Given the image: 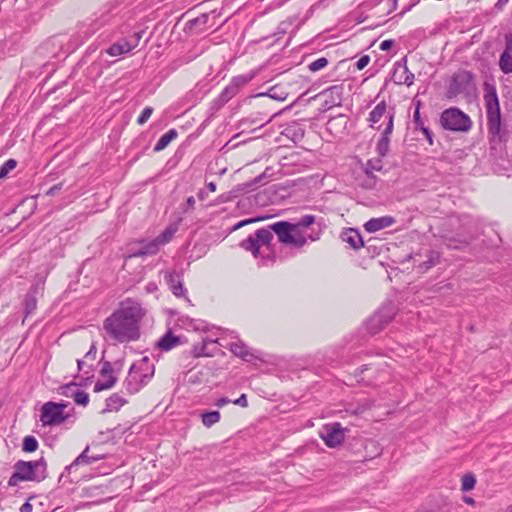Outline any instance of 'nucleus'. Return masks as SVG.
Wrapping results in <instances>:
<instances>
[{
	"label": "nucleus",
	"instance_id": "f257e3e1",
	"mask_svg": "<svg viewBox=\"0 0 512 512\" xmlns=\"http://www.w3.org/2000/svg\"><path fill=\"white\" fill-rule=\"evenodd\" d=\"M145 314L139 302L128 298L121 301L119 307L103 321V330L109 339L117 343L137 341Z\"/></svg>",
	"mask_w": 512,
	"mask_h": 512
},
{
	"label": "nucleus",
	"instance_id": "dca6fc26",
	"mask_svg": "<svg viewBox=\"0 0 512 512\" xmlns=\"http://www.w3.org/2000/svg\"><path fill=\"white\" fill-rule=\"evenodd\" d=\"M139 244L140 246L138 248L131 249L130 257H145L155 255L160 249V246L154 239L149 241L143 240Z\"/></svg>",
	"mask_w": 512,
	"mask_h": 512
},
{
	"label": "nucleus",
	"instance_id": "680f3d73",
	"mask_svg": "<svg viewBox=\"0 0 512 512\" xmlns=\"http://www.w3.org/2000/svg\"><path fill=\"white\" fill-rule=\"evenodd\" d=\"M207 188L210 192H215L216 191V184L214 182H209L207 183Z\"/></svg>",
	"mask_w": 512,
	"mask_h": 512
},
{
	"label": "nucleus",
	"instance_id": "9b49d317",
	"mask_svg": "<svg viewBox=\"0 0 512 512\" xmlns=\"http://www.w3.org/2000/svg\"><path fill=\"white\" fill-rule=\"evenodd\" d=\"M344 87L343 85H333L320 93L324 98L323 107L331 109L333 107L341 106L343 100Z\"/></svg>",
	"mask_w": 512,
	"mask_h": 512
},
{
	"label": "nucleus",
	"instance_id": "7c9ffc66",
	"mask_svg": "<svg viewBox=\"0 0 512 512\" xmlns=\"http://www.w3.org/2000/svg\"><path fill=\"white\" fill-rule=\"evenodd\" d=\"M316 217L314 215H304L296 223H292L297 226L298 233H303V229L308 228L315 222Z\"/></svg>",
	"mask_w": 512,
	"mask_h": 512
},
{
	"label": "nucleus",
	"instance_id": "20e7f679",
	"mask_svg": "<svg viewBox=\"0 0 512 512\" xmlns=\"http://www.w3.org/2000/svg\"><path fill=\"white\" fill-rule=\"evenodd\" d=\"M484 101L489 134L493 140L501 142L506 139V130L502 126L499 100L495 87L489 85L485 87Z\"/></svg>",
	"mask_w": 512,
	"mask_h": 512
},
{
	"label": "nucleus",
	"instance_id": "423d86ee",
	"mask_svg": "<svg viewBox=\"0 0 512 512\" xmlns=\"http://www.w3.org/2000/svg\"><path fill=\"white\" fill-rule=\"evenodd\" d=\"M440 122L444 129L451 131H468L471 128L469 116L458 108H449L443 111Z\"/></svg>",
	"mask_w": 512,
	"mask_h": 512
},
{
	"label": "nucleus",
	"instance_id": "a18cd8bd",
	"mask_svg": "<svg viewBox=\"0 0 512 512\" xmlns=\"http://www.w3.org/2000/svg\"><path fill=\"white\" fill-rule=\"evenodd\" d=\"M112 371H113V368H112L111 363L109 361L103 362L102 368L100 370L101 376L109 377L110 375H112Z\"/></svg>",
	"mask_w": 512,
	"mask_h": 512
},
{
	"label": "nucleus",
	"instance_id": "2f4dec72",
	"mask_svg": "<svg viewBox=\"0 0 512 512\" xmlns=\"http://www.w3.org/2000/svg\"><path fill=\"white\" fill-rule=\"evenodd\" d=\"M117 382V378L113 375L107 377L105 381H98L94 386L95 392H100L112 388Z\"/></svg>",
	"mask_w": 512,
	"mask_h": 512
},
{
	"label": "nucleus",
	"instance_id": "c85d7f7f",
	"mask_svg": "<svg viewBox=\"0 0 512 512\" xmlns=\"http://www.w3.org/2000/svg\"><path fill=\"white\" fill-rule=\"evenodd\" d=\"M253 74L238 75L232 78L230 84L239 92L242 87L253 79Z\"/></svg>",
	"mask_w": 512,
	"mask_h": 512
},
{
	"label": "nucleus",
	"instance_id": "49530a36",
	"mask_svg": "<svg viewBox=\"0 0 512 512\" xmlns=\"http://www.w3.org/2000/svg\"><path fill=\"white\" fill-rule=\"evenodd\" d=\"M195 203H196V201H195V198L193 196L188 197L187 200H186V203L182 207L183 212L187 213L189 211L194 210Z\"/></svg>",
	"mask_w": 512,
	"mask_h": 512
},
{
	"label": "nucleus",
	"instance_id": "a19ab883",
	"mask_svg": "<svg viewBox=\"0 0 512 512\" xmlns=\"http://www.w3.org/2000/svg\"><path fill=\"white\" fill-rule=\"evenodd\" d=\"M215 340L212 339H205L200 346H194V356L195 357H201V356H208L209 354L205 351L207 344L209 343H215Z\"/></svg>",
	"mask_w": 512,
	"mask_h": 512
},
{
	"label": "nucleus",
	"instance_id": "f8f14e48",
	"mask_svg": "<svg viewBox=\"0 0 512 512\" xmlns=\"http://www.w3.org/2000/svg\"><path fill=\"white\" fill-rule=\"evenodd\" d=\"M498 65L504 74H512V34L505 36V48L500 55Z\"/></svg>",
	"mask_w": 512,
	"mask_h": 512
},
{
	"label": "nucleus",
	"instance_id": "412c9836",
	"mask_svg": "<svg viewBox=\"0 0 512 512\" xmlns=\"http://www.w3.org/2000/svg\"><path fill=\"white\" fill-rule=\"evenodd\" d=\"M228 348L235 356L245 361H250L253 357V354L242 341L232 342L228 345Z\"/></svg>",
	"mask_w": 512,
	"mask_h": 512
},
{
	"label": "nucleus",
	"instance_id": "6e6d98bb",
	"mask_svg": "<svg viewBox=\"0 0 512 512\" xmlns=\"http://www.w3.org/2000/svg\"><path fill=\"white\" fill-rule=\"evenodd\" d=\"M230 402H231V400H230L229 398H227V397H221V398H219V399L217 400V402H216V406H218V407H223V406H225V405L229 404Z\"/></svg>",
	"mask_w": 512,
	"mask_h": 512
},
{
	"label": "nucleus",
	"instance_id": "b1692460",
	"mask_svg": "<svg viewBox=\"0 0 512 512\" xmlns=\"http://www.w3.org/2000/svg\"><path fill=\"white\" fill-rule=\"evenodd\" d=\"M178 136V132L176 129H170L165 134H163L159 140L157 141L156 145L154 146V151L159 152L165 149L171 141L176 139Z\"/></svg>",
	"mask_w": 512,
	"mask_h": 512
},
{
	"label": "nucleus",
	"instance_id": "a211bd4d",
	"mask_svg": "<svg viewBox=\"0 0 512 512\" xmlns=\"http://www.w3.org/2000/svg\"><path fill=\"white\" fill-rule=\"evenodd\" d=\"M340 238L343 242H346L350 245L351 248L357 250L364 246V242L362 239V236L360 232L357 229L354 228H347L345 229L341 235Z\"/></svg>",
	"mask_w": 512,
	"mask_h": 512
},
{
	"label": "nucleus",
	"instance_id": "052dcab7",
	"mask_svg": "<svg viewBox=\"0 0 512 512\" xmlns=\"http://www.w3.org/2000/svg\"><path fill=\"white\" fill-rule=\"evenodd\" d=\"M509 0H498L495 7L497 9H502V7L508 2Z\"/></svg>",
	"mask_w": 512,
	"mask_h": 512
},
{
	"label": "nucleus",
	"instance_id": "2eb2a0df",
	"mask_svg": "<svg viewBox=\"0 0 512 512\" xmlns=\"http://www.w3.org/2000/svg\"><path fill=\"white\" fill-rule=\"evenodd\" d=\"M396 222L392 216H382L371 218L364 224V228L368 233H375L379 230L392 226Z\"/></svg>",
	"mask_w": 512,
	"mask_h": 512
},
{
	"label": "nucleus",
	"instance_id": "f3484780",
	"mask_svg": "<svg viewBox=\"0 0 512 512\" xmlns=\"http://www.w3.org/2000/svg\"><path fill=\"white\" fill-rule=\"evenodd\" d=\"M182 343L181 337L176 336L169 329L156 343V347L161 351L168 352Z\"/></svg>",
	"mask_w": 512,
	"mask_h": 512
},
{
	"label": "nucleus",
	"instance_id": "4468645a",
	"mask_svg": "<svg viewBox=\"0 0 512 512\" xmlns=\"http://www.w3.org/2000/svg\"><path fill=\"white\" fill-rule=\"evenodd\" d=\"M104 458L103 454L90 453V448L87 446L82 453L68 466L65 470L70 472L74 467L79 465H90Z\"/></svg>",
	"mask_w": 512,
	"mask_h": 512
},
{
	"label": "nucleus",
	"instance_id": "8fccbe9b",
	"mask_svg": "<svg viewBox=\"0 0 512 512\" xmlns=\"http://www.w3.org/2000/svg\"><path fill=\"white\" fill-rule=\"evenodd\" d=\"M413 122L415 124L416 129H421V127H425L423 120L420 117L419 108L417 107L414 115H413Z\"/></svg>",
	"mask_w": 512,
	"mask_h": 512
},
{
	"label": "nucleus",
	"instance_id": "bf43d9fd",
	"mask_svg": "<svg viewBox=\"0 0 512 512\" xmlns=\"http://www.w3.org/2000/svg\"><path fill=\"white\" fill-rule=\"evenodd\" d=\"M254 221H255V220H253V219L243 220V221L239 222L238 224H236V226L234 227V229H238V228H240V227H242V226H244V225H246V224L252 223V222H254Z\"/></svg>",
	"mask_w": 512,
	"mask_h": 512
},
{
	"label": "nucleus",
	"instance_id": "de8ad7c7",
	"mask_svg": "<svg viewBox=\"0 0 512 512\" xmlns=\"http://www.w3.org/2000/svg\"><path fill=\"white\" fill-rule=\"evenodd\" d=\"M271 117L264 120L263 118L261 119H253V120H249V119H244L242 121V124H246V123H250V124H258V127H263L265 124L269 123L271 121Z\"/></svg>",
	"mask_w": 512,
	"mask_h": 512
},
{
	"label": "nucleus",
	"instance_id": "c9c22d12",
	"mask_svg": "<svg viewBox=\"0 0 512 512\" xmlns=\"http://www.w3.org/2000/svg\"><path fill=\"white\" fill-rule=\"evenodd\" d=\"M79 371H82L86 375L87 379L93 377V364L87 360H77Z\"/></svg>",
	"mask_w": 512,
	"mask_h": 512
},
{
	"label": "nucleus",
	"instance_id": "0e129e2a",
	"mask_svg": "<svg viewBox=\"0 0 512 512\" xmlns=\"http://www.w3.org/2000/svg\"><path fill=\"white\" fill-rule=\"evenodd\" d=\"M368 365H363L361 366L360 370H361V373H363L364 371L368 370Z\"/></svg>",
	"mask_w": 512,
	"mask_h": 512
},
{
	"label": "nucleus",
	"instance_id": "f03ea898",
	"mask_svg": "<svg viewBox=\"0 0 512 512\" xmlns=\"http://www.w3.org/2000/svg\"><path fill=\"white\" fill-rule=\"evenodd\" d=\"M272 231L277 235L282 244L291 245L295 248H301L307 240L316 241L319 239V233L306 237L303 233H298L297 226L287 221L273 223L268 229L260 228L252 235L241 241L240 247L251 252L254 257L261 255V248L270 250V244L273 239Z\"/></svg>",
	"mask_w": 512,
	"mask_h": 512
},
{
	"label": "nucleus",
	"instance_id": "09e8293b",
	"mask_svg": "<svg viewBox=\"0 0 512 512\" xmlns=\"http://www.w3.org/2000/svg\"><path fill=\"white\" fill-rule=\"evenodd\" d=\"M370 62V57L368 55H363L362 57H360L358 59V61L356 62V68L358 70H362L364 69Z\"/></svg>",
	"mask_w": 512,
	"mask_h": 512
},
{
	"label": "nucleus",
	"instance_id": "4be33fe9",
	"mask_svg": "<svg viewBox=\"0 0 512 512\" xmlns=\"http://www.w3.org/2000/svg\"><path fill=\"white\" fill-rule=\"evenodd\" d=\"M394 75L396 77L397 84H404L407 86H411L414 83L415 76L412 72H410L406 66V59L404 58V65L402 66V71L400 72L398 68L395 69Z\"/></svg>",
	"mask_w": 512,
	"mask_h": 512
},
{
	"label": "nucleus",
	"instance_id": "0eeeda50",
	"mask_svg": "<svg viewBox=\"0 0 512 512\" xmlns=\"http://www.w3.org/2000/svg\"><path fill=\"white\" fill-rule=\"evenodd\" d=\"M147 362L148 358L144 357L139 365L133 364L130 367L128 376L123 382V386L128 393H137L144 385L147 384L149 379L152 377L153 372L150 375L141 373L142 363Z\"/></svg>",
	"mask_w": 512,
	"mask_h": 512
},
{
	"label": "nucleus",
	"instance_id": "4c0bfd02",
	"mask_svg": "<svg viewBox=\"0 0 512 512\" xmlns=\"http://www.w3.org/2000/svg\"><path fill=\"white\" fill-rule=\"evenodd\" d=\"M476 483V479L473 474H465L462 477V486L461 489L464 492L470 491L474 488Z\"/></svg>",
	"mask_w": 512,
	"mask_h": 512
},
{
	"label": "nucleus",
	"instance_id": "79ce46f5",
	"mask_svg": "<svg viewBox=\"0 0 512 512\" xmlns=\"http://www.w3.org/2000/svg\"><path fill=\"white\" fill-rule=\"evenodd\" d=\"M73 398L76 404L86 406L89 402V395L85 391H76L73 394Z\"/></svg>",
	"mask_w": 512,
	"mask_h": 512
},
{
	"label": "nucleus",
	"instance_id": "473e14b6",
	"mask_svg": "<svg viewBox=\"0 0 512 512\" xmlns=\"http://www.w3.org/2000/svg\"><path fill=\"white\" fill-rule=\"evenodd\" d=\"M394 116H395V112L392 109L388 112V114L386 116V119L388 121H387L386 127L381 132V137H386V138L390 139V136L393 132V127H394Z\"/></svg>",
	"mask_w": 512,
	"mask_h": 512
},
{
	"label": "nucleus",
	"instance_id": "7ed1b4c3",
	"mask_svg": "<svg viewBox=\"0 0 512 512\" xmlns=\"http://www.w3.org/2000/svg\"><path fill=\"white\" fill-rule=\"evenodd\" d=\"M47 461L40 457L35 461L18 460L13 466V473L8 480L9 487H15L20 482L40 483L48 477Z\"/></svg>",
	"mask_w": 512,
	"mask_h": 512
},
{
	"label": "nucleus",
	"instance_id": "ea45409f",
	"mask_svg": "<svg viewBox=\"0 0 512 512\" xmlns=\"http://www.w3.org/2000/svg\"><path fill=\"white\" fill-rule=\"evenodd\" d=\"M328 65V59L325 57H321L316 59L315 61L311 62L308 65V68L312 72H317L323 68H325Z\"/></svg>",
	"mask_w": 512,
	"mask_h": 512
},
{
	"label": "nucleus",
	"instance_id": "13d9d810",
	"mask_svg": "<svg viewBox=\"0 0 512 512\" xmlns=\"http://www.w3.org/2000/svg\"><path fill=\"white\" fill-rule=\"evenodd\" d=\"M197 197L200 201H204L208 197V193L204 189H200L197 193Z\"/></svg>",
	"mask_w": 512,
	"mask_h": 512
},
{
	"label": "nucleus",
	"instance_id": "a878e982",
	"mask_svg": "<svg viewBox=\"0 0 512 512\" xmlns=\"http://www.w3.org/2000/svg\"><path fill=\"white\" fill-rule=\"evenodd\" d=\"M126 402L118 393H114L106 400L105 411H118Z\"/></svg>",
	"mask_w": 512,
	"mask_h": 512
},
{
	"label": "nucleus",
	"instance_id": "603ef678",
	"mask_svg": "<svg viewBox=\"0 0 512 512\" xmlns=\"http://www.w3.org/2000/svg\"><path fill=\"white\" fill-rule=\"evenodd\" d=\"M233 403L235 405H238V406H241V407H247L248 406V401H247L246 394H241V396L239 398H237L236 400H234Z\"/></svg>",
	"mask_w": 512,
	"mask_h": 512
},
{
	"label": "nucleus",
	"instance_id": "39448f33",
	"mask_svg": "<svg viewBox=\"0 0 512 512\" xmlns=\"http://www.w3.org/2000/svg\"><path fill=\"white\" fill-rule=\"evenodd\" d=\"M475 75L471 71L459 70L453 74L447 87L446 96L449 99L459 94L469 93L475 87Z\"/></svg>",
	"mask_w": 512,
	"mask_h": 512
},
{
	"label": "nucleus",
	"instance_id": "aec40b11",
	"mask_svg": "<svg viewBox=\"0 0 512 512\" xmlns=\"http://www.w3.org/2000/svg\"><path fill=\"white\" fill-rule=\"evenodd\" d=\"M388 112L386 102H379L369 114L368 121L370 122V126L375 128V124H377L384 116L386 117Z\"/></svg>",
	"mask_w": 512,
	"mask_h": 512
},
{
	"label": "nucleus",
	"instance_id": "c03bdc74",
	"mask_svg": "<svg viewBox=\"0 0 512 512\" xmlns=\"http://www.w3.org/2000/svg\"><path fill=\"white\" fill-rule=\"evenodd\" d=\"M96 355H97V347H96V344L93 343L91 345L89 351L85 354L84 359L92 363L93 361H95Z\"/></svg>",
	"mask_w": 512,
	"mask_h": 512
},
{
	"label": "nucleus",
	"instance_id": "bb28decb",
	"mask_svg": "<svg viewBox=\"0 0 512 512\" xmlns=\"http://www.w3.org/2000/svg\"><path fill=\"white\" fill-rule=\"evenodd\" d=\"M221 415L218 411H207L201 414V420L205 427L210 428L220 421Z\"/></svg>",
	"mask_w": 512,
	"mask_h": 512
},
{
	"label": "nucleus",
	"instance_id": "58836bf2",
	"mask_svg": "<svg viewBox=\"0 0 512 512\" xmlns=\"http://www.w3.org/2000/svg\"><path fill=\"white\" fill-rule=\"evenodd\" d=\"M17 165V161L14 159H8L0 167V179L5 178L8 173L13 170Z\"/></svg>",
	"mask_w": 512,
	"mask_h": 512
},
{
	"label": "nucleus",
	"instance_id": "5701e85b",
	"mask_svg": "<svg viewBox=\"0 0 512 512\" xmlns=\"http://www.w3.org/2000/svg\"><path fill=\"white\" fill-rule=\"evenodd\" d=\"M238 94V91L229 83L215 99L214 103L219 108L225 105L230 99Z\"/></svg>",
	"mask_w": 512,
	"mask_h": 512
},
{
	"label": "nucleus",
	"instance_id": "e433bc0d",
	"mask_svg": "<svg viewBox=\"0 0 512 512\" xmlns=\"http://www.w3.org/2000/svg\"><path fill=\"white\" fill-rule=\"evenodd\" d=\"M383 168L382 158L378 157L376 159H371L367 162L366 165V174L370 175L373 171H381Z\"/></svg>",
	"mask_w": 512,
	"mask_h": 512
},
{
	"label": "nucleus",
	"instance_id": "4d7b16f0",
	"mask_svg": "<svg viewBox=\"0 0 512 512\" xmlns=\"http://www.w3.org/2000/svg\"><path fill=\"white\" fill-rule=\"evenodd\" d=\"M33 507L30 504L29 500L26 501L22 506L20 507V512H32Z\"/></svg>",
	"mask_w": 512,
	"mask_h": 512
},
{
	"label": "nucleus",
	"instance_id": "6e6552de",
	"mask_svg": "<svg viewBox=\"0 0 512 512\" xmlns=\"http://www.w3.org/2000/svg\"><path fill=\"white\" fill-rule=\"evenodd\" d=\"M66 404L47 402L42 406L40 421L44 426H55L63 423L67 415L64 413Z\"/></svg>",
	"mask_w": 512,
	"mask_h": 512
},
{
	"label": "nucleus",
	"instance_id": "393cba45",
	"mask_svg": "<svg viewBox=\"0 0 512 512\" xmlns=\"http://www.w3.org/2000/svg\"><path fill=\"white\" fill-rule=\"evenodd\" d=\"M440 259V255L438 252L430 250L427 255V260L420 263L417 267V270L419 273H425L432 267H434L436 264H438Z\"/></svg>",
	"mask_w": 512,
	"mask_h": 512
},
{
	"label": "nucleus",
	"instance_id": "864d4df0",
	"mask_svg": "<svg viewBox=\"0 0 512 512\" xmlns=\"http://www.w3.org/2000/svg\"><path fill=\"white\" fill-rule=\"evenodd\" d=\"M394 45V40L392 39H389V40H384L381 42L380 44V49L382 51H387L389 50L392 46Z\"/></svg>",
	"mask_w": 512,
	"mask_h": 512
},
{
	"label": "nucleus",
	"instance_id": "5fc2aeb1",
	"mask_svg": "<svg viewBox=\"0 0 512 512\" xmlns=\"http://www.w3.org/2000/svg\"><path fill=\"white\" fill-rule=\"evenodd\" d=\"M422 131V133L424 134V136L426 137V139L429 141L430 144L433 143V140H432V137H433V133L432 131L428 128V127H421L420 129Z\"/></svg>",
	"mask_w": 512,
	"mask_h": 512
},
{
	"label": "nucleus",
	"instance_id": "6ab92c4d",
	"mask_svg": "<svg viewBox=\"0 0 512 512\" xmlns=\"http://www.w3.org/2000/svg\"><path fill=\"white\" fill-rule=\"evenodd\" d=\"M164 279L176 297L185 296L186 289L184 288L179 275H176L173 272H165Z\"/></svg>",
	"mask_w": 512,
	"mask_h": 512
},
{
	"label": "nucleus",
	"instance_id": "69168bd1",
	"mask_svg": "<svg viewBox=\"0 0 512 512\" xmlns=\"http://www.w3.org/2000/svg\"><path fill=\"white\" fill-rule=\"evenodd\" d=\"M218 201L219 202H224V201H226V198H224L223 195H222V196L219 197Z\"/></svg>",
	"mask_w": 512,
	"mask_h": 512
},
{
	"label": "nucleus",
	"instance_id": "72a5a7b5",
	"mask_svg": "<svg viewBox=\"0 0 512 512\" xmlns=\"http://www.w3.org/2000/svg\"><path fill=\"white\" fill-rule=\"evenodd\" d=\"M390 139L386 137H380L376 150L380 158L385 157L389 152Z\"/></svg>",
	"mask_w": 512,
	"mask_h": 512
},
{
	"label": "nucleus",
	"instance_id": "e2e57ef3",
	"mask_svg": "<svg viewBox=\"0 0 512 512\" xmlns=\"http://www.w3.org/2000/svg\"><path fill=\"white\" fill-rule=\"evenodd\" d=\"M464 502L470 505H473L475 503L474 499L471 497H464Z\"/></svg>",
	"mask_w": 512,
	"mask_h": 512
},
{
	"label": "nucleus",
	"instance_id": "37998d69",
	"mask_svg": "<svg viewBox=\"0 0 512 512\" xmlns=\"http://www.w3.org/2000/svg\"><path fill=\"white\" fill-rule=\"evenodd\" d=\"M152 113H153V108L152 107H149V106L145 107L142 110L141 114L139 115V117L137 119V123L139 125L145 124L148 121V119L151 117Z\"/></svg>",
	"mask_w": 512,
	"mask_h": 512
},
{
	"label": "nucleus",
	"instance_id": "ddd939ff",
	"mask_svg": "<svg viewBox=\"0 0 512 512\" xmlns=\"http://www.w3.org/2000/svg\"><path fill=\"white\" fill-rule=\"evenodd\" d=\"M392 307H383L370 319V324L373 325L371 332L376 333L382 327L388 324L393 317Z\"/></svg>",
	"mask_w": 512,
	"mask_h": 512
},
{
	"label": "nucleus",
	"instance_id": "f704fd0d",
	"mask_svg": "<svg viewBox=\"0 0 512 512\" xmlns=\"http://www.w3.org/2000/svg\"><path fill=\"white\" fill-rule=\"evenodd\" d=\"M175 233V229L172 227L166 228L160 235H158L154 240L157 242L159 246L168 243Z\"/></svg>",
	"mask_w": 512,
	"mask_h": 512
},
{
	"label": "nucleus",
	"instance_id": "cd10ccee",
	"mask_svg": "<svg viewBox=\"0 0 512 512\" xmlns=\"http://www.w3.org/2000/svg\"><path fill=\"white\" fill-rule=\"evenodd\" d=\"M37 307V299L34 292H28L24 301L25 317H28Z\"/></svg>",
	"mask_w": 512,
	"mask_h": 512
},
{
	"label": "nucleus",
	"instance_id": "9d476101",
	"mask_svg": "<svg viewBox=\"0 0 512 512\" xmlns=\"http://www.w3.org/2000/svg\"><path fill=\"white\" fill-rule=\"evenodd\" d=\"M144 34V31L134 32L132 35H129L125 38L120 39L119 41L113 43L108 49L107 53L110 56H120L122 54H126L136 48L139 45V42Z\"/></svg>",
	"mask_w": 512,
	"mask_h": 512
},
{
	"label": "nucleus",
	"instance_id": "1a4fd4ad",
	"mask_svg": "<svg viewBox=\"0 0 512 512\" xmlns=\"http://www.w3.org/2000/svg\"><path fill=\"white\" fill-rule=\"evenodd\" d=\"M345 430L338 422L326 424L320 431V438L328 447L335 448L344 442Z\"/></svg>",
	"mask_w": 512,
	"mask_h": 512
},
{
	"label": "nucleus",
	"instance_id": "c756f323",
	"mask_svg": "<svg viewBox=\"0 0 512 512\" xmlns=\"http://www.w3.org/2000/svg\"><path fill=\"white\" fill-rule=\"evenodd\" d=\"M38 449V441L34 436H25L22 443V450L26 453L35 452Z\"/></svg>",
	"mask_w": 512,
	"mask_h": 512
},
{
	"label": "nucleus",
	"instance_id": "3c124183",
	"mask_svg": "<svg viewBox=\"0 0 512 512\" xmlns=\"http://www.w3.org/2000/svg\"><path fill=\"white\" fill-rule=\"evenodd\" d=\"M207 19H208V15L206 14H203L195 19H192L188 22V24L192 27V26H196L198 24H205L207 22Z\"/></svg>",
	"mask_w": 512,
	"mask_h": 512
}]
</instances>
